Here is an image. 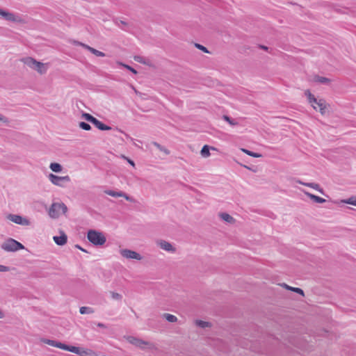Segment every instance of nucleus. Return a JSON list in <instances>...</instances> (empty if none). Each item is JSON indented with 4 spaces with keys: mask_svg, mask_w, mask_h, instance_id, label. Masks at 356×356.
<instances>
[{
    "mask_svg": "<svg viewBox=\"0 0 356 356\" xmlns=\"http://www.w3.org/2000/svg\"><path fill=\"white\" fill-rule=\"evenodd\" d=\"M44 343L46 344H48L49 346H54V347H56V341H55V340H51V339H43L42 341Z\"/></svg>",
    "mask_w": 356,
    "mask_h": 356,
    "instance_id": "obj_31",
    "label": "nucleus"
},
{
    "mask_svg": "<svg viewBox=\"0 0 356 356\" xmlns=\"http://www.w3.org/2000/svg\"><path fill=\"white\" fill-rule=\"evenodd\" d=\"M22 60L25 65L34 70H36L41 74L46 72V70L44 68V64L42 63L38 62L31 57L24 58Z\"/></svg>",
    "mask_w": 356,
    "mask_h": 356,
    "instance_id": "obj_5",
    "label": "nucleus"
},
{
    "mask_svg": "<svg viewBox=\"0 0 356 356\" xmlns=\"http://www.w3.org/2000/svg\"><path fill=\"white\" fill-rule=\"evenodd\" d=\"M0 15L4 17V19L9 22H19L20 17L18 15H15L14 13L5 11L0 9Z\"/></svg>",
    "mask_w": 356,
    "mask_h": 356,
    "instance_id": "obj_10",
    "label": "nucleus"
},
{
    "mask_svg": "<svg viewBox=\"0 0 356 356\" xmlns=\"http://www.w3.org/2000/svg\"><path fill=\"white\" fill-rule=\"evenodd\" d=\"M67 344L63 343L60 341H56V347L63 350H65Z\"/></svg>",
    "mask_w": 356,
    "mask_h": 356,
    "instance_id": "obj_35",
    "label": "nucleus"
},
{
    "mask_svg": "<svg viewBox=\"0 0 356 356\" xmlns=\"http://www.w3.org/2000/svg\"><path fill=\"white\" fill-rule=\"evenodd\" d=\"M79 127L86 131H89L91 129V127L89 124L85 122H81L79 123Z\"/></svg>",
    "mask_w": 356,
    "mask_h": 356,
    "instance_id": "obj_29",
    "label": "nucleus"
},
{
    "mask_svg": "<svg viewBox=\"0 0 356 356\" xmlns=\"http://www.w3.org/2000/svg\"><path fill=\"white\" fill-rule=\"evenodd\" d=\"M1 121H4V118H3V115L0 113V122Z\"/></svg>",
    "mask_w": 356,
    "mask_h": 356,
    "instance_id": "obj_46",
    "label": "nucleus"
},
{
    "mask_svg": "<svg viewBox=\"0 0 356 356\" xmlns=\"http://www.w3.org/2000/svg\"><path fill=\"white\" fill-rule=\"evenodd\" d=\"M163 317L170 323H175L177 321V318L170 314L165 313L163 314Z\"/></svg>",
    "mask_w": 356,
    "mask_h": 356,
    "instance_id": "obj_21",
    "label": "nucleus"
},
{
    "mask_svg": "<svg viewBox=\"0 0 356 356\" xmlns=\"http://www.w3.org/2000/svg\"><path fill=\"white\" fill-rule=\"evenodd\" d=\"M83 117L85 120H86L87 121L91 122L92 124V122H94V120H95V118L93 117L92 115H91L89 113H83Z\"/></svg>",
    "mask_w": 356,
    "mask_h": 356,
    "instance_id": "obj_28",
    "label": "nucleus"
},
{
    "mask_svg": "<svg viewBox=\"0 0 356 356\" xmlns=\"http://www.w3.org/2000/svg\"><path fill=\"white\" fill-rule=\"evenodd\" d=\"M122 197H124L127 200H128L129 202L134 201V199L131 197L127 195L126 193H124V195H122Z\"/></svg>",
    "mask_w": 356,
    "mask_h": 356,
    "instance_id": "obj_42",
    "label": "nucleus"
},
{
    "mask_svg": "<svg viewBox=\"0 0 356 356\" xmlns=\"http://www.w3.org/2000/svg\"><path fill=\"white\" fill-rule=\"evenodd\" d=\"M285 289L289 290V291H293V292H296V293H298L302 296H305V293H304V291L302 289L300 288H298V287H292V286H290L289 285H287L286 284L284 283L282 284V285Z\"/></svg>",
    "mask_w": 356,
    "mask_h": 356,
    "instance_id": "obj_17",
    "label": "nucleus"
},
{
    "mask_svg": "<svg viewBox=\"0 0 356 356\" xmlns=\"http://www.w3.org/2000/svg\"><path fill=\"white\" fill-rule=\"evenodd\" d=\"M220 217L221 218V219L230 224L234 223L235 222V219L232 216L227 213H220Z\"/></svg>",
    "mask_w": 356,
    "mask_h": 356,
    "instance_id": "obj_18",
    "label": "nucleus"
},
{
    "mask_svg": "<svg viewBox=\"0 0 356 356\" xmlns=\"http://www.w3.org/2000/svg\"><path fill=\"white\" fill-rule=\"evenodd\" d=\"M1 248L6 252H15L24 249V245L17 241L9 238L1 245Z\"/></svg>",
    "mask_w": 356,
    "mask_h": 356,
    "instance_id": "obj_2",
    "label": "nucleus"
},
{
    "mask_svg": "<svg viewBox=\"0 0 356 356\" xmlns=\"http://www.w3.org/2000/svg\"><path fill=\"white\" fill-rule=\"evenodd\" d=\"M92 124H94L97 129L102 131H107L111 130V127L102 123L101 121L95 118L94 122H92Z\"/></svg>",
    "mask_w": 356,
    "mask_h": 356,
    "instance_id": "obj_14",
    "label": "nucleus"
},
{
    "mask_svg": "<svg viewBox=\"0 0 356 356\" xmlns=\"http://www.w3.org/2000/svg\"><path fill=\"white\" fill-rule=\"evenodd\" d=\"M124 161H127L129 163H130L133 167L135 166V163L134 161L131 160L129 157H122Z\"/></svg>",
    "mask_w": 356,
    "mask_h": 356,
    "instance_id": "obj_40",
    "label": "nucleus"
},
{
    "mask_svg": "<svg viewBox=\"0 0 356 356\" xmlns=\"http://www.w3.org/2000/svg\"><path fill=\"white\" fill-rule=\"evenodd\" d=\"M94 312V309L90 307H81L79 309V312L81 314H93Z\"/></svg>",
    "mask_w": 356,
    "mask_h": 356,
    "instance_id": "obj_22",
    "label": "nucleus"
},
{
    "mask_svg": "<svg viewBox=\"0 0 356 356\" xmlns=\"http://www.w3.org/2000/svg\"><path fill=\"white\" fill-rule=\"evenodd\" d=\"M53 239L56 244L62 246L67 243V236L63 232H61L60 236H54Z\"/></svg>",
    "mask_w": 356,
    "mask_h": 356,
    "instance_id": "obj_11",
    "label": "nucleus"
},
{
    "mask_svg": "<svg viewBox=\"0 0 356 356\" xmlns=\"http://www.w3.org/2000/svg\"><path fill=\"white\" fill-rule=\"evenodd\" d=\"M75 248H78V249L81 250V251H83V252H86V250H84L83 248H82L79 245H75Z\"/></svg>",
    "mask_w": 356,
    "mask_h": 356,
    "instance_id": "obj_45",
    "label": "nucleus"
},
{
    "mask_svg": "<svg viewBox=\"0 0 356 356\" xmlns=\"http://www.w3.org/2000/svg\"><path fill=\"white\" fill-rule=\"evenodd\" d=\"M305 194L309 197L312 200H313L314 202H316V203H320V204H322V203H324L326 202V200H325L324 198H322L319 196H317L316 195H314V194H312L309 192H305Z\"/></svg>",
    "mask_w": 356,
    "mask_h": 356,
    "instance_id": "obj_15",
    "label": "nucleus"
},
{
    "mask_svg": "<svg viewBox=\"0 0 356 356\" xmlns=\"http://www.w3.org/2000/svg\"><path fill=\"white\" fill-rule=\"evenodd\" d=\"M9 270V267L0 264V272H8Z\"/></svg>",
    "mask_w": 356,
    "mask_h": 356,
    "instance_id": "obj_39",
    "label": "nucleus"
},
{
    "mask_svg": "<svg viewBox=\"0 0 356 356\" xmlns=\"http://www.w3.org/2000/svg\"><path fill=\"white\" fill-rule=\"evenodd\" d=\"M134 60L137 62H139V63H143L144 61H143V58L141 57V56H135L134 57Z\"/></svg>",
    "mask_w": 356,
    "mask_h": 356,
    "instance_id": "obj_41",
    "label": "nucleus"
},
{
    "mask_svg": "<svg viewBox=\"0 0 356 356\" xmlns=\"http://www.w3.org/2000/svg\"><path fill=\"white\" fill-rule=\"evenodd\" d=\"M7 218L17 225L28 226L31 224L29 219L17 214H8Z\"/></svg>",
    "mask_w": 356,
    "mask_h": 356,
    "instance_id": "obj_7",
    "label": "nucleus"
},
{
    "mask_svg": "<svg viewBox=\"0 0 356 356\" xmlns=\"http://www.w3.org/2000/svg\"><path fill=\"white\" fill-rule=\"evenodd\" d=\"M120 254L124 257V258H127V259H136V260H141L142 259V256L136 252V251H134V250H129V249H122V250H120Z\"/></svg>",
    "mask_w": 356,
    "mask_h": 356,
    "instance_id": "obj_8",
    "label": "nucleus"
},
{
    "mask_svg": "<svg viewBox=\"0 0 356 356\" xmlns=\"http://www.w3.org/2000/svg\"><path fill=\"white\" fill-rule=\"evenodd\" d=\"M155 146H156L158 148H159L161 149V151L166 154H170V152H168V150L165 148H161V146L156 143H154Z\"/></svg>",
    "mask_w": 356,
    "mask_h": 356,
    "instance_id": "obj_37",
    "label": "nucleus"
},
{
    "mask_svg": "<svg viewBox=\"0 0 356 356\" xmlns=\"http://www.w3.org/2000/svg\"><path fill=\"white\" fill-rule=\"evenodd\" d=\"M65 350H67L73 353L77 354L79 353V347L67 345Z\"/></svg>",
    "mask_w": 356,
    "mask_h": 356,
    "instance_id": "obj_27",
    "label": "nucleus"
},
{
    "mask_svg": "<svg viewBox=\"0 0 356 356\" xmlns=\"http://www.w3.org/2000/svg\"><path fill=\"white\" fill-rule=\"evenodd\" d=\"M111 297L112 298L115 299V300H121L122 298V296L121 294L118 293H116V292H113V291H111Z\"/></svg>",
    "mask_w": 356,
    "mask_h": 356,
    "instance_id": "obj_32",
    "label": "nucleus"
},
{
    "mask_svg": "<svg viewBox=\"0 0 356 356\" xmlns=\"http://www.w3.org/2000/svg\"><path fill=\"white\" fill-rule=\"evenodd\" d=\"M97 325L99 327H101V328H106V325H104V323H98L97 324Z\"/></svg>",
    "mask_w": 356,
    "mask_h": 356,
    "instance_id": "obj_43",
    "label": "nucleus"
},
{
    "mask_svg": "<svg viewBox=\"0 0 356 356\" xmlns=\"http://www.w3.org/2000/svg\"><path fill=\"white\" fill-rule=\"evenodd\" d=\"M49 168L54 172H60L62 171V166L58 163H51Z\"/></svg>",
    "mask_w": 356,
    "mask_h": 356,
    "instance_id": "obj_20",
    "label": "nucleus"
},
{
    "mask_svg": "<svg viewBox=\"0 0 356 356\" xmlns=\"http://www.w3.org/2000/svg\"><path fill=\"white\" fill-rule=\"evenodd\" d=\"M105 193L107 195H111L112 197H122V195H124V193H123L122 191L116 192L114 191L108 190V191H106Z\"/></svg>",
    "mask_w": 356,
    "mask_h": 356,
    "instance_id": "obj_24",
    "label": "nucleus"
},
{
    "mask_svg": "<svg viewBox=\"0 0 356 356\" xmlns=\"http://www.w3.org/2000/svg\"><path fill=\"white\" fill-rule=\"evenodd\" d=\"M240 165H242L241 163H240ZM244 168H247V169H248V170H251V171H252L254 172H256L258 170V168L256 165L248 166V165H244Z\"/></svg>",
    "mask_w": 356,
    "mask_h": 356,
    "instance_id": "obj_33",
    "label": "nucleus"
},
{
    "mask_svg": "<svg viewBox=\"0 0 356 356\" xmlns=\"http://www.w3.org/2000/svg\"><path fill=\"white\" fill-rule=\"evenodd\" d=\"M195 324L197 326L202 328H206L211 326V323L209 322L204 321L202 320H197L195 321Z\"/></svg>",
    "mask_w": 356,
    "mask_h": 356,
    "instance_id": "obj_23",
    "label": "nucleus"
},
{
    "mask_svg": "<svg viewBox=\"0 0 356 356\" xmlns=\"http://www.w3.org/2000/svg\"><path fill=\"white\" fill-rule=\"evenodd\" d=\"M241 151L242 152H244L246 154H248V156H261L260 154H258V153H254V152H252L250 150H248L246 149H243V148H241Z\"/></svg>",
    "mask_w": 356,
    "mask_h": 356,
    "instance_id": "obj_30",
    "label": "nucleus"
},
{
    "mask_svg": "<svg viewBox=\"0 0 356 356\" xmlns=\"http://www.w3.org/2000/svg\"><path fill=\"white\" fill-rule=\"evenodd\" d=\"M79 44H80V45L83 46V47H85L86 49L89 50L91 53H92L93 54H95L97 56L104 57L105 56L104 53L102 51L97 50L87 44H84L83 43H79Z\"/></svg>",
    "mask_w": 356,
    "mask_h": 356,
    "instance_id": "obj_16",
    "label": "nucleus"
},
{
    "mask_svg": "<svg viewBox=\"0 0 356 356\" xmlns=\"http://www.w3.org/2000/svg\"><path fill=\"white\" fill-rule=\"evenodd\" d=\"M195 47L197 48H198L199 49H201L202 51H204V52H207V53L209 52L207 49L205 47L202 46V44H195Z\"/></svg>",
    "mask_w": 356,
    "mask_h": 356,
    "instance_id": "obj_38",
    "label": "nucleus"
},
{
    "mask_svg": "<svg viewBox=\"0 0 356 356\" xmlns=\"http://www.w3.org/2000/svg\"><path fill=\"white\" fill-rule=\"evenodd\" d=\"M216 149L214 147H211L207 145H205L202 147L201 149L202 156H209V149Z\"/></svg>",
    "mask_w": 356,
    "mask_h": 356,
    "instance_id": "obj_25",
    "label": "nucleus"
},
{
    "mask_svg": "<svg viewBox=\"0 0 356 356\" xmlns=\"http://www.w3.org/2000/svg\"><path fill=\"white\" fill-rule=\"evenodd\" d=\"M60 211L65 214L67 211V206L63 203H53L49 208V215L54 218H58Z\"/></svg>",
    "mask_w": 356,
    "mask_h": 356,
    "instance_id": "obj_4",
    "label": "nucleus"
},
{
    "mask_svg": "<svg viewBox=\"0 0 356 356\" xmlns=\"http://www.w3.org/2000/svg\"><path fill=\"white\" fill-rule=\"evenodd\" d=\"M341 202L343 203H346V204H349L356 206V197L351 196L350 197H349L346 200H343Z\"/></svg>",
    "mask_w": 356,
    "mask_h": 356,
    "instance_id": "obj_26",
    "label": "nucleus"
},
{
    "mask_svg": "<svg viewBox=\"0 0 356 356\" xmlns=\"http://www.w3.org/2000/svg\"><path fill=\"white\" fill-rule=\"evenodd\" d=\"M48 177L53 184L59 186H63L64 182H69L70 181V178L67 175L64 177H59L52 173H50Z\"/></svg>",
    "mask_w": 356,
    "mask_h": 356,
    "instance_id": "obj_6",
    "label": "nucleus"
},
{
    "mask_svg": "<svg viewBox=\"0 0 356 356\" xmlns=\"http://www.w3.org/2000/svg\"><path fill=\"white\" fill-rule=\"evenodd\" d=\"M94 352L90 349H84L82 348H79V353H77V355H79L81 356H93Z\"/></svg>",
    "mask_w": 356,
    "mask_h": 356,
    "instance_id": "obj_19",
    "label": "nucleus"
},
{
    "mask_svg": "<svg viewBox=\"0 0 356 356\" xmlns=\"http://www.w3.org/2000/svg\"><path fill=\"white\" fill-rule=\"evenodd\" d=\"M224 119H225L227 122H228L229 123L232 124V121H231L230 118H229L228 116L225 115V116H224Z\"/></svg>",
    "mask_w": 356,
    "mask_h": 356,
    "instance_id": "obj_44",
    "label": "nucleus"
},
{
    "mask_svg": "<svg viewBox=\"0 0 356 356\" xmlns=\"http://www.w3.org/2000/svg\"><path fill=\"white\" fill-rule=\"evenodd\" d=\"M305 94L308 97L309 102L316 111H319L321 113H324L325 106L323 99H316L309 90H306Z\"/></svg>",
    "mask_w": 356,
    "mask_h": 356,
    "instance_id": "obj_3",
    "label": "nucleus"
},
{
    "mask_svg": "<svg viewBox=\"0 0 356 356\" xmlns=\"http://www.w3.org/2000/svg\"><path fill=\"white\" fill-rule=\"evenodd\" d=\"M87 238L91 243L96 246L102 245L106 241L104 234L95 229H90L88 231Z\"/></svg>",
    "mask_w": 356,
    "mask_h": 356,
    "instance_id": "obj_1",
    "label": "nucleus"
},
{
    "mask_svg": "<svg viewBox=\"0 0 356 356\" xmlns=\"http://www.w3.org/2000/svg\"><path fill=\"white\" fill-rule=\"evenodd\" d=\"M260 47L264 49H267V47L265 46H260Z\"/></svg>",
    "mask_w": 356,
    "mask_h": 356,
    "instance_id": "obj_48",
    "label": "nucleus"
},
{
    "mask_svg": "<svg viewBox=\"0 0 356 356\" xmlns=\"http://www.w3.org/2000/svg\"><path fill=\"white\" fill-rule=\"evenodd\" d=\"M316 81L320 83H326L329 81L328 79H327L325 77H320V76L317 77Z\"/></svg>",
    "mask_w": 356,
    "mask_h": 356,
    "instance_id": "obj_36",
    "label": "nucleus"
},
{
    "mask_svg": "<svg viewBox=\"0 0 356 356\" xmlns=\"http://www.w3.org/2000/svg\"><path fill=\"white\" fill-rule=\"evenodd\" d=\"M3 315L2 312L0 310V318H3Z\"/></svg>",
    "mask_w": 356,
    "mask_h": 356,
    "instance_id": "obj_47",
    "label": "nucleus"
},
{
    "mask_svg": "<svg viewBox=\"0 0 356 356\" xmlns=\"http://www.w3.org/2000/svg\"><path fill=\"white\" fill-rule=\"evenodd\" d=\"M161 248L168 252H175V248L172 245L171 243L163 240H161L159 243Z\"/></svg>",
    "mask_w": 356,
    "mask_h": 356,
    "instance_id": "obj_13",
    "label": "nucleus"
},
{
    "mask_svg": "<svg viewBox=\"0 0 356 356\" xmlns=\"http://www.w3.org/2000/svg\"><path fill=\"white\" fill-rule=\"evenodd\" d=\"M127 339L130 343L134 345L136 347L140 348L142 349L145 348V346L149 344V342H147V341H143L140 339H138V338H136V337H134L132 336L127 337Z\"/></svg>",
    "mask_w": 356,
    "mask_h": 356,
    "instance_id": "obj_9",
    "label": "nucleus"
},
{
    "mask_svg": "<svg viewBox=\"0 0 356 356\" xmlns=\"http://www.w3.org/2000/svg\"><path fill=\"white\" fill-rule=\"evenodd\" d=\"M296 182L299 183V184H300L302 185H305V186L311 187V188L318 191L321 194L325 195L323 189L322 188H321L319 184H316V183H314V182L305 183V182H303V181H302L300 180H297Z\"/></svg>",
    "mask_w": 356,
    "mask_h": 356,
    "instance_id": "obj_12",
    "label": "nucleus"
},
{
    "mask_svg": "<svg viewBox=\"0 0 356 356\" xmlns=\"http://www.w3.org/2000/svg\"><path fill=\"white\" fill-rule=\"evenodd\" d=\"M122 66H124L126 69H127L128 70L131 71L132 73L134 74H137V71L133 68L132 67L128 65H126V64H122Z\"/></svg>",
    "mask_w": 356,
    "mask_h": 356,
    "instance_id": "obj_34",
    "label": "nucleus"
}]
</instances>
